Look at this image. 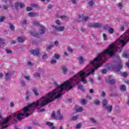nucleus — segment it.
Here are the masks:
<instances>
[{
  "mask_svg": "<svg viewBox=\"0 0 129 129\" xmlns=\"http://www.w3.org/2000/svg\"><path fill=\"white\" fill-rule=\"evenodd\" d=\"M95 70L93 69L92 71L88 74L85 72L81 71L78 73L73 77L71 78L69 80H67L63 84L59 86L57 82H54V85L56 86L54 90L47 94L45 96H42L39 100L36 102H33V111L35 110V107H38L39 105L41 107H44L46 105H48L49 103L54 101L55 99H58L62 97L61 92L66 89V90H71L73 88V85H77L79 84L81 80L84 84L87 83V81L85 79L86 77H88L90 74H93Z\"/></svg>",
  "mask_w": 129,
  "mask_h": 129,
  "instance_id": "obj_1",
  "label": "nucleus"
},
{
  "mask_svg": "<svg viewBox=\"0 0 129 129\" xmlns=\"http://www.w3.org/2000/svg\"><path fill=\"white\" fill-rule=\"evenodd\" d=\"M129 41V29L124 33L116 41Z\"/></svg>",
  "mask_w": 129,
  "mask_h": 129,
  "instance_id": "obj_2",
  "label": "nucleus"
},
{
  "mask_svg": "<svg viewBox=\"0 0 129 129\" xmlns=\"http://www.w3.org/2000/svg\"><path fill=\"white\" fill-rule=\"evenodd\" d=\"M13 116H9L6 118L3 122H0V125H2V128H7L8 127V122L10 121V119H12Z\"/></svg>",
  "mask_w": 129,
  "mask_h": 129,
  "instance_id": "obj_3",
  "label": "nucleus"
},
{
  "mask_svg": "<svg viewBox=\"0 0 129 129\" xmlns=\"http://www.w3.org/2000/svg\"><path fill=\"white\" fill-rule=\"evenodd\" d=\"M89 27H91V28H102V24L99 23H90L89 24Z\"/></svg>",
  "mask_w": 129,
  "mask_h": 129,
  "instance_id": "obj_4",
  "label": "nucleus"
},
{
  "mask_svg": "<svg viewBox=\"0 0 129 129\" xmlns=\"http://www.w3.org/2000/svg\"><path fill=\"white\" fill-rule=\"evenodd\" d=\"M112 68L116 72H119L120 69L122 68V64L120 63H119L117 66H113Z\"/></svg>",
  "mask_w": 129,
  "mask_h": 129,
  "instance_id": "obj_5",
  "label": "nucleus"
},
{
  "mask_svg": "<svg viewBox=\"0 0 129 129\" xmlns=\"http://www.w3.org/2000/svg\"><path fill=\"white\" fill-rule=\"evenodd\" d=\"M54 29H55V31L57 32H63L64 30H65L64 26H53Z\"/></svg>",
  "mask_w": 129,
  "mask_h": 129,
  "instance_id": "obj_6",
  "label": "nucleus"
},
{
  "mask_svg": "<svg viewBox=\"0 0 129 129\" xmlns=\"http://www.w3.org/2000/svg\"><path fill=\"white\" fill-rule=\"evenodd\" d=\"M57 119L59 120H62L64 119V116L63 114H61V112L60 111H57L56 113Z\"/></svg>",
  "mask_w": 129,
  "mask_h": 129,
  "instance_id": "obj_7",
  "label": "nucleus"
},
{
  "mask_svg": "<svg viewBox=\"0 0 129 129\" xmlns=\"http://www.w3.org/2000/svg\"><path fill=\"white\" fill-rule=\"evenodd\" d=\"M30 53L31 54H33L34 56H39V54H40V51L39 50V49H37L36 50H32L30 51Z\"/></svg>",
  "mask_w": 129,
  "mask_h": 129,
  "instance_id": "obj_8",
  "label": "nucleus"
},
{
  "mask_svg": "<svg viewBox=\"0 0 129 129\" xmlns=\"http://www.w3.org/2000/svg\"><path fill=\"white\" fill-rule=\"evenodd\" d=\"M40 29L39 30V33L40 35H43V34H45V32L46 31V28H45V26L41 25L40 26Z\"/></svg>",
  "mask_w": 129,
  "mask_h": 129,
  "instance_id": "obj_9",
  "label": "nucleus"
},
{
  "mask_svg": "<svg viewBox=\"0 0 129 129\" xmlns=\"http://www.w3.org/2000/svg\"><path fill=\"white\" fill-rule=\"evenodd\" d=\"M32 92H33L35 96H39V95H40V93L39 92V91L36 88H34L33 89H32Z\"/></svg>",
  "mask_w": 129,
  "mask_h": 129,
  "instance_id": "obj_10",
  "label": "nucleus"
},
{
  "mask_svg": "<svg viewBox=\"0 0 129 129\" xmlns=\"http://www.w3.org/2000/svg\"><path fill=\"white\" fill-rule=\"evenodd\" d=\"M107 83H109V84H111V85H114L115 84L116 81L114 79L112 80H106Z\"/></svg>",
  "mask_w": 129,
  "mask_h": 129,
  "instance_id": "obj_11",
  "label": "nucleus"
},
{
  "mask_svg": "<svg viewBox=\"0 0 129 129\" xmlns=\"http://www.w3.org/2000/svg\"><path fill=\"white\" fill-rule=\"evenodd\" d=\"M105 109H106V110H107L108 112H111V111H112V106L110 105V106H106L105 107H104Z\"/></svg>",
  "mask_w": 129,
  "mask_h": 129,
  "instance_id": "obj_12",
  "label": "nucleus"
},
{
  "mask_svg": "<svg viewBox=\"0 0 129 129\" xmlns=\"http://www.w3.org/2000/svg\"><path fill=\"white\" fill-rule=\"evenodd\" d=\"M76 21L78 23H81V22H83V15H79Z\"/></svg>",
  "mask_w": 129,
  "mask_h": 129,
  "instance_id": "obj_13",
  "label": "nucleus"
},
{
  "mask_svg": "<svg viewBox=\"0 0 129 129\" xmlns=\"http://www.w3.org/2000/svg\"><path fill=\"white\" fill-rule=\"evenodd\" d=\"M119 89L121 91H126V86L124 85H122L120 86Z\"/></svg>",
  "mask_w": 129,
  "mask_h": 129,
  "instance_id": "obj_14",
  "label": "nucleus"
},
{
  "mask_svg": "<svg viewBox=\"0 0 129 129\" xmlns=\"http://www.w3.org/2000/svg\"><path fill=\"white\" fill-rule=\"evenodd\" d=\"M30 35L31 36H33V37H35V38H39V37H40L39 34L36 33L35 32H31Z\"/></svg>",
  "mask_w": 129,
  "mask_h": 129,
  "instance_id": "obj_15",
  "label": "nucleus"
},
{
  "mask_svg": "<svg viewBox=\"0 0 129 129\" xmlns=\"http://www.w3.org/2000/svg\"><path fill=\"white\" fill-rule=\"evenodd\" d=\"M59 19H61V20H64V21H67L69 19V17L68 16L66 15H62L59 16Z\"/></svg>",
  "mask_w": 129,
  "mask_h": 129,
  "instance_id": "obj_16",
  "label": "nucleus"
},
{
  "mask_svg": "<svg viewBox=\"0 0 129 129\" xmlns=\"http://www.w3.org/2000/svg\"><path fill=\"white\" fill-rule=\"evenodd\" d=\"M32 24L34 26H36V27H40L41 24H40V23H39V22H38V21L34 20L32 22Z\"/></svg>",
  "mask_w": 129,
  "mask_h": 129,
  "instance_id": "obj_17",
  "label": "nucleus"
},
{
  "mask_svg": "<svg viewBox=\"0 0 129 129\" xmlns=\"http://www.w3.org/2000/svg\"><path fill=\"white\" fill-rule=\"evenodd\" d=\"M61 69H62V70L63 71V74H67V72L68 71V70L67 69V68H66V67L62 66L61 67Z\"/></svg>",
  "mask_w": 129,
  "mask_h": 129,
  "instance_id": "obj_18",
  "label": "nucleus"
},
{
  "mask_svg": "<svg viewBox=\"0 0 129 129\" xmlns=\"http://www.w3.org/2000/svg\"><path fill=\"white\" fill-rule=\"evenodd\" d=\"M79 61L80 64H83L84 63V58H83V56H80L79 58Z\"/></svg>",
  "mask_w": 129,
  "mask_h": 129,
  "instance_id": "obj_19",
  "label": "nucleus"
},
{
  "mask_svg": "<svg viewBox=\"0 0 129 129\" xmlns=\"http://www.w3.org/2000/svg\"><path fill=\"white\" fill-rule=\"evenodd\" d=\"M28 16L31 17H36V16H38V13H35L34 12H30L29 13H28Z\"/></svg>",
  "mask_w": 129,
  "mask_h": 129,
  "instance_id": "obj_20",
  "label": "nucleus"
},
{
  "mask_svg": "<svg viewBox=\"0 0 129 129\" xmlns=\"http://www.w3.org/2000/svg\"><path fill=\"white\" fill-rule=\"evenodd\" d=\"M108 102V101H107L106 99H105L102 101V105H103V106H104V107L107 106Z\"/></svg>",
  "mask_w": 129,
  "mask_h": 129,
  "instance_id": "obj_21",
  "label": "nucleus"
},
{
  "mask_svg": "<svg viewBox=\"0 0 129 129\" xmlns=\"http://www.w3.org/2000/svg\"><path fill=\"white\" fill-rule=\"evenodd\" d=\"M33 76H34V77H36V78H41V75L40 74V73L38 72L35 73Z\"/></svg>",
  "mask_w": 129,
  "mask_h": 129,
  "instance_id": "obj_22",
  "label": "nucleus"
},
{
  "mask_svg": "<svg viewBox=\"0 0 129 129\" xmlns=\"http://www.w3.org/2000/svg\"><path fill=\"white\" fill-rule=\"evenodd\" d=\"M90 120L94 124H96V123H97V121H96V119L94 118H90Z\"/></svg>",
  "mask_w": 129,
  "mask_h": 129,
  "instance_id": "obj_23",
  "label": "nucleus"
},
{
  "mask_svg": "<svg viewBox=\"0 0 129 129\" xmlns=\"http://www.w3.org/2000/svg\"><path fill=\"white\" fill-rule=\"evenodd\" d=\"M83 107H82L76 109V112H81L82 111H83Z\"/></svg>",
  "mask_w": 129,
  "mask_h": 129,
  "instance_id": "obj_24",
  "label": "nucleus"
},
{
  "mask_svg": "<svg viewBox=\"0 0 129 129\" xmlns=\"http://www.w3.org/2000/svg\"><path fill=\"white\" fill-rule=\"evenodd\" d=\"M21 84L22 87H26V86H27V84L23 80L21 81Z\"/></svg>",
  "mask_w": 129,
  "mask_h": 129,
  "instance_id": "obj_25",
  "label": "nucleus"
},
{
  "mask_svg": "<svg viewBox=\"0 0 129 129\" xmlns=\"http://www.w3.org/2000/svg\"><path fill=\"white\" fill-rule=\"evenodd\" d=\"M18 41L19 43H23L25 41V39L20 37L18 38Z\"/></svg>",
  "mask_w": 129,
  "mask_h": 129,
  "instance_id": "obj_26",
  "label": "nucleus"
},
{
  "mask_svg": "<svg viewBox=\"0 0 129 129\" xmlns=\"http://www.w3.org/2000/svg\"><path fill=\"white\" fill-rule=\"evenodd\" d=\"M11 77V74L10 73H8L6 74L5 76V79L6 80H9L10 79V78Z\"/></svg>",
  "mask_w": 129,
  "mask_h": 129,
  "instance_id": "obj_27",
  "label": "nucleus"
},
{
  "mask_svg": "<svg viewBox=\"0 0 129 129\" xmlns=\"http://www.w3.org/2000/svg\"><path fill=\"white\" fill-rule=\"evenodd\" d=\"M9 26L11 31H15V26H14V25L11 23L9 24Z\"/></svg>",
  "mask_w": 129,
  "mask_h": 129,
  "instance_id": "obj_28",
  "label": "nucleus"
},
{
  "mask_svg": "<svg viewBox=\"0 0 129 129\" xmlns=\"http://www.w3.org/2000/svg\"><path fill=\"white\" fill-rule=\"evenodd\" d=\"M79 118V115H77L76 116H73L72 117V120H77V119H78Z\"/></svg>",
  "mask_w": 129,
  "mask_h": 129,
  "instance_id": "obj_29",
  "label": "nucleus"
},
{
  "mask_svg": "<svg viewBox=\"0 0 129 129\" xmlns=\"http://www.w3.org/2000/svg\"><path fill=\"white\" fill-rule=\"evenodd\" d=\"M88 5L90 6V7H92L93 5H94V1L93 0H91L88 3Z\"/></svg>",
  "mask_w": 129,
  "mask_h": 129,
  "instance_id": "obj_30",
  "label": "nucleus"
},
{
  "mask_svg": "<svg viewBox=\"0 0 129 129\" xmlns=\"http://www.w3.org/2000/svg\"><path fill=\"white\" fill-rule=\"evenodd\" d=\"M78 88L81 91H83L84 90V87H83V85H79L78 86Z\"/></svg>",
  "mask_w": 129,
  "mask_h": 129,
  "instance_id": "obj_31",
  "label": "nucleus"
},
{
  "mask_svg": "<svg viewBox=\"0 0 129 129\" xmlns=\"http://www.w3.org/2000/svg\"><path fill=\"white\" fill-rule=\"evenodd\" d=\"M103 37L104 41H107V40H108V38L107 37V35H106V34L104 33L103 34Z\"/></svg>",
  "mask_w": 129,
  "mask_h": 129,
  "instance_id": "obj_32",
  "label": "nucleus"
},
{
  "mask_svg": "<svg viewBox=\"0 0 129 129\" xmlns=\"http://www.w3.org/2000/svg\"><path fill=\"white\" fill-rule=\"evenodd\" d=\"M88 20H89V17L88 16L84 17L83 15V22H87Z\"/></svg>",
  "mask_w": 129,
  "mask_h": 129,
  "instance_id": "obj_33",
  "label": "nucleus"
},
{
  "mask_svg": "<svg viewBox=\"0 0 129 129\" xmlns=\"http://www.w3.org/2000/svg\"><path fill=\"white\" fill-rule=\"evenodd\" d=\"M46 125H48V126L51 127L53 126V123L49 122V121H47L46 122Z\"/></svg>",
  "mask_w": 129,
  "mask_h": 129,
  "instance_id": "obj_34",
  "label": "nucleus"
},
{
  "mask_svg": "<svg viewBox=\"0 0 129 129\" xmlns=\"http://www.w3.org/2000/svg\"><path fill=\"white\" fill-rule=\"evenodd\" d=\"M94 104H95L96 105H99V104H100V101L98 100H95L94 101Z\"/></svg>",
  "mask_w": 129,
  "mask_h": 129,
  "instance_id": "obj_35",
  "label": "nucleus"
},
{
  "mask_svg": "<svg viewBox=\"0 0 129 129\" xmlns=\"http://www.w3.org/2000/svg\"><path fill=\"white\" fill-rule=\"evenodd\" d=\"M51 48H53V45H48L46 47V50L47 51H50V50H51Z\"/></svg>",
  "mask_w": 129,
  "mask_h": 129,
  "instance_id": "obj_36",
  "label": "nucleus"
},
{
  "mask_svg": "<svg viewBox=\"0 0 129 129\" xmlns=\"http://www.w3.org/2000/svg\"><path fill=\"white\" fill-rule=\"evenodd\" d=\"M42 59L45 60L46 59H48V54L47 53H45L42 55Z\"/></svg>",
  "mask_w": 129,
  "mask_h": 129,
  "instance_id": "obj_37",
  "label": "nucleus"
},
{
  "mask_svg": "<svg viewBox=\"0 0 129 129\" xmlns=\"http://www.w3.org/2000/svg\"><path fill=\"white\" fill-rule=\"evenodd\" d=\"M108 32L109 33V34H113L114 32V29H113V28H110L109 30H108Z\"/></svg>",
  "mask_w": 129,
  "mask_h": 129,
  "instance_id": "obj_38",
  "label": "nucleus"
},
{
  "mask_svg": "<svg viewBox=\"0 0 129 129\" xmlns=\"http://www.w3.org/2000/svg\"><path fill=\"white\" fill-rule=\"evenodd\" d=\"M4 44H5V40L2 38H0V48L1 45H4Z\"/></svg>",
  "mask_w": 129,
  "mask_h": 129,
  "instance_id": "obj_39",
  "label": "nucleus"
},
{
  "mask_svg": "<svg viewBox=\"0 0 129 129\" xmlns=\"http://www.w3.org/2000/svg\"><path fill=\"white\" fill-rule=\"evenodd\" d=\"M55 24H56V25H57L58 26H61L62 23H61V21H60V20H56L55 22Z\"/></svg>",
  "mask_w": 129,
  "mask_h": 129,
  "instance_id": "obj_40",
  "label": "nucleus"
},
{
  "mask_svg": "<svg viewBox=\"0 0 129 129\" xmlns=\"http://www.w3.org/2000/svg\"><path fill=\"white\" fill-rule=\"evenodd\" d=\"M122 57H123V58H127L128 57H129V54L126 53H124L123 54H122Z\"/></svg>",
  "mask_w": 129,
  "mask_h": 129,
  "instance_id": "obj_41",
  "label": "nucleus"
},
{
  "mask_svg": "<svg viewBox=\"0 0 129 129\" xmlns=\"http://www.w3.org/2000/svg\"><path fill=\"white\" fill-rule=\"evenodd\" d=\"M19 7L21 9H23V8H25V4L24 3H19Z\"/></svg>",
  "mask_w": 129,
  "mask_h": 129,
  "instance_id": "obj_42",
  "label": "nucleus"
},
{
  "mask_svg": "<svg viewBox=\"0 0 129 129\" xmlns=\"http://www.w3.org/2000/svg\"><path fill=\"white\" fill-rule=\"evenodd\" d=\"M51 117L52 118H56V113H55V112H52Z\"/></svg>",
  "mask_w": 129,
  "mask_h": 129,
  "instance_id": "obj_43",
  "label": "nucleus"
},
{
  "mask_svg": "<svg viewBox=\"0 0 129 129\" xmlns=\"http://www.w3.org/2000/svg\"><path fill=\"white\" fill-rule=\"evenodd\" d=\"M81 104H82L83 105H85V104H86V100L85 99H82L81 101Z\"/></svg>",
  "mask_w": 129,
  "mask_h": 129,
  "instance_id": "obj_44",
  "label": "nucleus"
},
{
  "mask_svg": "<svg viewBox=\"0 0 129 129\" xmlns=\"http://www.w3.org/2000/svg\"><path fill=\"white\" fill-rule=\"evenodd\" d=\"M50 63L52 64H56L57 63V60H56L55 59H51Z\"/></svg>",
  "mask_w": 129,
  "mask_h": 129,
  "instance_id": "obj_45",
  "label": "nucleus"
},
{
  "mask_svg": "<svg viewBox=\"0 0 129 129\" xmlns=\"http://www.w3.org/2000/svg\"><path fill=\"white\" fill-rule=\"evenodd\" d=\"M81 126H82V125L81 124V123H80L77 124L76 128H77V129L81 128Z\"/></svg>",
  "mask_w": 129,
  "mask_h": 129,
  "instance_id": "obj_46",
  "label": "nucleus"
},
{
  "mask_svg": "<svg viewBox=\"0 0 129 129\" xmlns=\"http://www.w3.org/2000/svg\"><path fill=\"white\" fill-rule=\"evenodd\" d=\"M6 53H7V54H12V53H13V51L10 50V49H7L6 50Z\"/></svg>",
  "mask_w": 129,
  "mask_h": 129,
  "instance_id": "obj_47",
  "label": "nucleus"
},
{
  "mask_svg": "<svg viewBox=\"0 0 129 129\" xmlns=\"http://www.w3.org/2000/svg\"><path fill=\"white\" fill-rule=\"evenodd\" d=\"M28 23V20H24L23 21L21 22L22 25H26Z\"/></svg>",
  "mask_w": 129,
  "mask_h": 129,
  "instance_id": "obj_48",
  "label": "nucleus"
},
{
  "mask_svg": "<svg viewBox=\"0 0 129 129\" xmlns=\"http://www.w3.org/2000/svg\"><path fill=\"white\" fill-rule=\"evenodd\" d=\"M101 73H103V74H105L107 73V70L106 69H103L101 71Z\"/></svg>",
  "mask_w": 129,
  "mask_h": 129,
  "instance_id": "obj_49",
  "label": "nucleus"
},
{
  "mask_svg": "<svg viewBox=\"0 0 129 129\" xmlns=\"http://www.w3.org/2000/svg\"><path fill=\"white\" fill-rule=\"evenodd\" d=\"M32 8H39V6L37 4H31Z\"/></svg>",
  "mask_w": 129,
  "mask_h": 129,
  "instance_id": "obj_50",
  "label": "nucleus"
},
{
  "mask_svg": "<svg viewBox=\"0 0 129 129\" xmlns=\"http://www.w3.org/2000/svg\"><path fill=\"white\" fill-rule=\"evenodd\" d=\"M24 78L28 81H30V76H24Z\"/></svg>",
  "mask_w": 129,
  "mask_h": 129,
  "instance_id": "obj_51",
  "label": "nucleus"
},
{
  "mask_svg": "<svg viewBox=\"0 0 129 129\" xmlns=\"http://www.w3.org/2000/svg\"><path fill=\"white\" fill-rule=\"evenodd\" d=\"M6 19V18L4 16L0 18V23H3V22H4L5 21V19Z\"/></svg>",
  "mask_w": 129,
  "mask_h": 129,
  "instance_id": "obj_52",
  "label": "nucleus"
},
{
  "mask_svg": "<svg viewBox=\"0 0 129 129\" xmlns=\"http://www.w3.org/2000/svg\"><path fill=\"white\" fill-rule=\"evenodd\" d=\"M121 75L123 76V77H126L127 76V74L125 72H124L121 74Z\"/></svg>",
  "mask_w": 129,
  "mask_h": 129,
  "instance_id": "obj_53",
  "label": "nucleus"
},
{
  "mask_svg": "<svg viewBox=\"0 0 129 129\" xmlns=\"http://www.w3.org/2000/svg\"><path fill=\"white\" fill-rule=\"evenodd\" d=\"M118 7L120 9H122V3H119L118 5Z\"/></svg>",
  "mask_w": 129,
  "mask_h": 129,
  "instance_id": "obj_54",
  "label": "nucleus"
},
{
  "mask_svg": "<svg viewBox=\"0 0 129 129\" xmlns=\"http://www.w3.org/2000/svg\"><path fill=\"white\" fill-rule=\"evenodd\" d=\"M101 96L102 97H105V92H104V91H102V93L101 94Z\"/></svg>",
  "mask_w": 129,
  "mask_h": 129,
  "instance_id": "obj_55",
  "label": "nucleus"
},
{
  "mask_svg": "<svg viewBox=\"0 0 129 129\" xmlns=\"http://www.w3.org/2000/svg\"><path fill=\"white\" fill-rule=\"evenodd\" d=\"M68 51L69 52H71V53H72V52H73V49H72V48H71L70 47H68Z\"/></svg>",
  "mask_w": 129,
  "mask_h": 129,
  "instance_id": "obj_56",
  "label": "nucleus"
},
{
  "mask_svg": "<svg viewBox=\"0 0 129 129\" xmlns=\"http://www.w3.org/2000/svg\"><path fill=\"white\" fill-rule=\"evenodd\" d=\"M54 46H56V47H57L58 45H59V42L57 41H54Z\"/></svg>",
  "mask_w": 129,
  "mask_h": 129,
  "instance_id": "obj_57",
  "label": "nucleus"
},
{
  "mask_svg": "<svg viewBox=\"0 0 129 129\" xmlns=\"http://www.w3.org/2000/svg\"><path fill=\"white\" fill-rule=\"evenodd\" d=\"M18 7H20V3H16L15 5V8H18Z\"/></svg>",
  "mask_w": 129,
  "mask_h": 129,
  "instance_id": "obj_58",
  "label": "nucleus"
},
{
  "mask_svg": "<svg viewBox=\"0 0 129 129\" xmlns=\"http://www.w3.org/2000/svg\"><path fill=\"white\" fill-rule=\"evenodd\" d=\"M14 106H15V104L14 103V102H11L10 103V107H14Z\"/></svg>",
  "mask_w": 129,
  "mask_h": 129,
  "instance_id": "obj_59",
  "label": "nucleus"
},
{
  "mask_svg": "<svg viewBox=\"0 0 129 129\" xmlns=\"http://www.w3.org/2000/svg\"><path fill=\"white\" fill-rule=\"evenodd\" d=\"M27 65H28V66H30V67H32V66H33V63H32V62H31L30 61H28L27 63Z\"/></svg>",
  "mask_w": 129,
  "mask_h": 129,
  "instance_id": "obj_60",
  "label": "nucleus"
},
{
  "mask_svg": "<svg viewBox=\"0 0 129 129\" xmlns=\"http://www.w3.org/2000/svg\"><path fill=\"white\" fill-rule=\"evenodd\" d=\"M120 30L122 31H124V26H123V25H121L120 26Z\"/></svg>",
  "mask_w": 129,
  "mask_h": 129,
  "instance_id": "obj_61",
  "label": "nucleus"
},
{
  "mask_svg": "<svg viewBox=\"0 0 129 129\" xmlns=\"http://www.w3.org/2000/svg\"><path fill=\"white\" fill-rule=\"evenodd\" d=\"M32 9L31 7H28L27 8V12H30V11H32Z\"/></svg>",
  "mask_w": 129,
  "mask_h": 129,
  "instance_id": "obj_62",
  "label": "nucleus"
},
{
  "mask_svg": "<svg viewBox=\"0 0 129 129\" xmlns=\"http://www.w3.org/2000/svg\"><path fill=\"white\" fill-rule=\"evenodd\" d=\"M55 58L56 59H59V58H60V55H59L58 54H55Z\"/></svg>",
  "mask_w": 129,
  "mask_h": 129,
  "instance_id": "obj_63",
  "label": "nucleus"
},
{
  "mask_svg": "<svg viewBox=\"0 0 129 129\" xmlns=\"http://www.w3.org/2000/svg\"><path fill=\"white\" fill-rule=\"evenodd\" d=\"M26 129H33V127L32 126H28Z\"/></svg>",
  "mask_w": 129,
  "mask_h": 129,
  "instance_id": "obj_64",
  "label": "nucleus"
}]
</instances>
